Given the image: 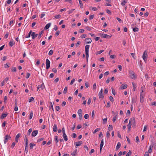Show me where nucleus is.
<instances>
[{"label":"nucleus","instance_id":"f257e3e1","mask_svg":"<svg viewBox=\"0 0 156 156\" xmlns=\"http://www.w3.org/2000/svg\"><path fill=\"white\" fill-rule=\"evenodd\" d=\"M129 76L131 78L133 79H136V76H135V74L133 71L131 70H129Z\"/></svg>","mask_w":156,"mask_h":156},{"label":"nucleus","instance_id":"f03ea898","mask_svg":"<svg viewBox=\"0 0 156 156\" xmlns=\"http://www.w3.org/2000/svg\"><path fill=\"white\" fill-rule=\"evenodd\" d=\"M132 121L135 122V119L134 118H133V119H130L129 120V123L127 125L128 127V131L129 132L130 131V128L131 126V121Z\"/></svg>","mask_w":156,"mask_h":156},{"label":"nucleus","instance_id":"7ed1b4c3","mask_svg":"<svg viewBox=\"0 0 156 156\" xmlns=\"http://www.w3.org/2000/svg\"><path fill=\"white\" fill-rule=\"evenodd\" d=\"M147 51L145 50L143 53L142 58L145 62L146 60L147 57Z\"/></svg>","mask_w":156,"mask_h":156},{"label":"nucleus","instance_id":"20e7f679","mask_svg":"<svg viewBox=\"0 0 156 156\" xmlns=\"http://www.w3.org/2000/svg\"><path fill=\"white\" fill-rule=\"evenodd\" d=\"M46 69H48L50 67V62L49 60L47 59L46 60Z\"/></svg>","mask_w":156,"mask_h":156},{"label":"nucleus","instance_id":"39448f33","mask_svg":"<svg viewBox=\"0 0 156 156\" xmlns=\"http://www.w3.org/2000/svg\"><path fill=\"white\" fill-rule=\"evenodd\" d=\"M144 94H142V93H140V101L141 103H143L144 101Z\"/></svg>","mask_w":156,"mask_h":156},{"label":"nucleus","instance_id":"423d86ee","mask_svg":"<svg viewBox=\"0 0 156 156\" xmlns=\"http://www.w3.org/2000/svg\"><path fill=\"white\" fill-rule=\"evenodd\" d=\"M101 35V36L103 38H107L109 39L111 37V36H109L107 34H100V35Z\"/></svg>","mask_w":156,"mask_h":156},{"label":"nucleus","instance_id":"0eeeda50","mask_svg":"<svg viewBox=\"0 0 156 156\" xmlns=\"http://www.w3.org/2000/svg\"><path fill=\"white\" fill-rule=\"evenodd\" d=\"M102 92L103 89L102 88H101L98 94V96H99V98H102L104 97V96L102 94Z\"/></svg>","mask_w":156,"mask_h":156},{"label":"nucleus","instance_id":"6e6552de","mask_svg":"<svg viewBox=\"0 0 156 156\" xmlns=\"http://www.w3.org/2000/svg\"><path fill=\"white\" fill-rule=\"evenodd\" d=\"M105 1L107 2L105 5L106 6H112V5L110 4L111 2V0H105Z\"/></svg>","mask_w":156,"mask_h":156},{"label":"nucleus","instance_id":"1a4fd4ad","mask_svg":"<svg viewBox=\"0 0 156 156\" xmlns=\"http://www.w3.org/2000/svg\"><path fill=\"white\" fill-rule=\"evenodd\" d=\"M9 138H11L8 135H6L5 137V139L4 140V143L5 144L8 141V140Z\"/></svg>","mask_w":156,"mask_h":156},{"label":"nucleus","instance_id":"9d476101","mask_svg":"<svg viewBox=\"0 0 156 156\" xmlns=\"http://www.w3.org/2000/svg\"><path fill=\"white\" fill-rule=\"evenodd\" d=\"M127 85L126 84L124 83L122 84V85L120 87V89L122 90L125 89L127 88Z\"/></svg>","mask_w":156,"mask_h":156},{"label":"nucleus","instance_id":"9b49d317","mask_svg":"<svg viewBox=\"0 0 156 156\" xmlns=\"http://www.w3.org/2000/svg\"><path fill=\"white\" fill-rule=\"evenodd\" d=\"M44 87H44V83H43L41 85H39L38 86V87H37V90H38V89L40 88H41L43 90L44 89Z\"/></svg>","mask_w":156,"mask_h":156},{"label":"nucleus","instance_id":"f8f14e48","mask_svg":"<svg viewBox=\"0 0 156 156\" xmlns=\"http://www.w3.org/2000/svg\"><path fill=\"white\" fill-rule=\"evenodd\" d=\"M38 133V131L37 130L34 131L32 133L31 135L33 136H35L37 135Z\"/></svg>","mask_w":156,"mask_h":156},{"label":"nucleus","instance_id":"ddd939ff","mask_svg":"<svg viewBox=\"0 0 156 156\" xmlns=\"http://www.w3.org/2000/svg\"><path fill=\"white\" fill-rule=\"evenodd\" d=\"M90 47V45H87L85 46V53H89V49Z\"/></svg>","mask_w":156,"mask_h":156},{"label":"nucleus","instance_id":"4468645a","mask_svg":"<svg viewBox=\"0 0 156 156\" xmlns=\"http://www.w3.org/2000/svg\"><path fill=\"white\" fill-rule=\"evenodd\" d=\"M32 38L33 39H34L35 37H37L38 35L37 34H36L34 32H32L31 34Z\"/></svg>","mask_w":156,"mask_h":156},{"label":"nucleus","instance_id":"2eb2a0df","mask_svg":"<svg viewBox=\"0 0 156 156\" xmlns=\"http://www.w3.org/2000/svg\"><path fill=\"white\" fill-rule=\"evenodd\" d=\"M104 145V140L103 139H102L101 141L100 144V152H101V150Z\"/></svg>","mask_w":156,"mask_h":156},{"label":"nucleus","instance_id":"dca6fc26","mask_svg":"<svg viewBox=\"0 0 156 156\" xmlns=\"http://www.w3.org/2000/svg\"><path fill=\"white\" fill-rule=\"evenodd\" d=\"M82 141H80L74 143V144L77 147L80 145L82 144Z\"/></svg>","mask_w":156,"mask_h":156},{"label":"nucleus","instance_id":"f3484780","mask_svg":"<svg viewBox=\"0 0 156 156\" xmlns=\"http://www.w3.org/2000/svg\"><path fill=\"white\" fill-rule=\"evenodd\" d=\"M77 150L76 149L73 152H71V154L72 156H76V155L77 154Z\"/></svg>","mask_w":156,"mask_h":156},{"label":"nucleus","instance_id":"a211bd4d","mask_svg":"<svg viewBox=\"0 0 156 156\" xmlns=\"http://www.w3.org/2000/svg\"><path fill=\"white\" fill-rule=\"evenodd\" d=\"M20 133H18V134H17L16 137H15V141L16 142H17L18 141V139L20 137Z\"/></svg>","mask_w":156,"mask_h":156},{"label":"nucleus","instance_id":"6ab92c4d","mask_svg":"<svg viewBox=\"0 0 156 156\" xmlns=\"http://www.w3.org/2000/svg\"><path fill=\"white\" fill-rule=\"evenodd\" d=\"M63 137L65 141H66L68 140L67 136L65 133H64L63 134Z\"/></svg>","mask_w":156,"mask_h":156},{"label":"nucleus","instance_id":"aec40b11","mask_svg":"<svg viewBox=\"0 0 156 156\" xmlns=\"http://www.w3.org/2000/svg\"><path fill=\"white\" fill-rule=\"evenodd\" d=\"M85 40L86 41V43L87 44H90L92 42V40L90 38H86L85 39Z\"/></svg>","mask_w":156,"mask_h":156},{"label":"nucleus","instance_id":"412c9836","mask_svg":"<svg viewBox=\"0 0 156 156\" xmlns=\"http://www.w3.org/2000/svg\"><path fill=\"white\" fill-rule=\"evenodd\" d=\"M8 115V113H3L2 114L1 116V119H4V118H5V117H6L7 116V115Z\"/></svg>","mask_w":156,"mask_h":156},{"label":"nucleus","instance_id":"4be33fe9","mask_svg":"<svg viewBox=\"0 0 156 156\" xmlns=\"http://www.w3.org/2000/svg\"><path fill=\"white\" fill-rule=\"evenodd\" d=\"M51 25V23H48L45 27L44 29L45 30H47L48 29L49 27H50Z\"/></svg>","mask_w":156,"mask_h":156},{"label":"nucleus","instance_id":"5701e85b","mask_svg":"<svg viewBox=\"0 0 156 156\" xmlns=\"http://www.w3.org/2000/svg\"><path fill=\"white\" fill-rule=\"evenodd\" d=\"M57 127L56 125L54 124L53 127V131L55 132H56L57 130Z\"/></svg>","mask_w":156,"mask_h":156},{"label":"nucleus","instance_id":"b1692460","mask_svg":"<svg viewBox=\"0 0 156 156\" xmlns=\"http://www.w3.org/2000/svg\"><path fill=\"white\" fill-rule=\"evenodd\" d=\"M121 146V143L119 142L117 145L116 147V150H118V149H119V148Z\"/></svg>","mask_w":156,"mask_h":156},{"label":"nucleus","instance_id":"393cba45","mask_svg":"<svg viewBox=\"0 0 156 156\" xmlns=\"http://www.w3.org/2000/svg\"><path fill=\"white\" fill-rule=\"evenodd\" d=\"M25 139H24V140H25V145H26V146H28V139H27V137L25 135Z\"/></svg>","mask_w":156,"mask_h":156},{"label":"nucleus","instance_id":"a878e982","mask_svg":"<svg viewBox=\"0 0 156 156\" xmlns=\"http://www.w3.org/2000/svg\"><path fill=\"white\" fill-rule=\"evenodd\" d=\"M127 0H123V1L121 3V4L122 6L125 5L127 2Z\"/></svg>","mask_w":156,"mask_h":156},{"label":"nucleus","instance_id":"bb28decb","mask_svg":"<svg viewBox=\"0 0 156 156\" xmlns=\"http://www.w3.org/2000/svg\"><path fill=\"white\" fill-rule=\"evenodd\" d=\"M80 4V6L81 8H82L83 7V4L82 3V2L80 0H78Z\"/></svg>","mask_w":156,"mask_h":156},{"label":"nucleus","instance_id":"cd10ccee","mask_svg":"<svg viewBox=\"0 0 156 156\" xmlns=\"http://www.w3.org/2000/svg\"><path fill=\"white\" fill-rule=\"evenodd\" d=\"M153 146L152 145H151L149 149L148 150V153H151L152 151V148Z\"/></svg>","mask_w":156,"mask_h":156},{"label":"nucleus","instance_id":"c85d7f7f","mask_svg":"<svg viewBox=\"0 0 156 156\" xmlns=\"http://www.w3.org/2000/svg\"><path fill=\"white\" fill-rule=\"evenodd\" d=\"M35 144L32 143H30V149H32L34 146H35Z\"/></svg>","mask_w":156,"mask_h":156},{"label":"nucleus","instance_id":"c756f323","mask_svg":"<svg viewBox=\"0 0 156 156\" xmlns=\"http://www.w3.org/2000/svg\"><path fill=\"white\" fill-rule=\"evenodd\" d=\"M15 44V42L12 41H10L9 42V45L12 47Z\"/></svg>","mask_w":156,"mask_h":156},{"label":"nucleus","instance_id":"7c9ffc66","mask_svg":"<svg viewBox=\"0 0 156 156\" xmlns=\"http://www.w3.org/2000/svg\"><path fill=\"white\" fill-rule=\"evenodd\" d=\"M43 31H41L39 33L38 36V39H40L41 38V35L43 33Z\"/></svg>","mask_w":156,"mask_h":156},{"label":"nucleus","instance_id":"2f4dec72","mask_svg":"<svg viewBox=\"0 0 156 156\" xmlns=\"http://www.w3.org/2000/svg\"><path fill=\"white\" fill-rule=\"evenodd\" d=\"M136 98H132V103H134L136 102Z\"/></svg>","mask_w":156,"mask_h":156},{"label":"nucleus","instance_id":"473e14b6","mask_svg":"<svg viewBox=\"0 0 156 156\" xmlns=\"http://www.w3.org/2000/svg\"><path fill=\"white\" fill-rule=\"evenodd\" d=\"M55 140L56 143H58V140L57 136H55Z\"/></svg>","mask_w":156,"mask_h":156},{"label":"nucleus","instance_id":"72a5a7b5","mask_svg":"<svg viewBox=\"0 0 156 156\" xmlns=\"http://www.w3.org/2000/svg\"><path fill=\"white\" fill-rule=\"evenodd\" d=\"M108 129L110 131L113 129V126L112 125H109Z\"/></svg>","mask_w":156,"mask_h":156},{"label":"nucleus","instance_id":"f704fd0d","mask_svg":"<svg viewBox=\"0 0 156 156\" xmlns=\"http://www.w3.org/2000/svg\"><path fill=\"white\" fill-rule=\"evenodd\" d=\"M32 131V129L31 128L29 129L28 131L27 132V135H30V134L31 133Z\"/></svg>","mask_w":156,"mask_h":156},{"label":"nucleus","instance_id":"c9c22d12","mask_svg":"<svg viewBox=\"0 0 156 156\" xmlns=\"http://www.w3.org/2000/svg\"><path fill=\"white\" fill-rule=\"evenodd\" d=\"M33 112L32 111H31L30 114V117H29V119H31L33 117Z\"/></svg>","mask_w":156,"mask_h":156},{"label":"nucleus","instance_id":"e433bc0d","mask_svg":"<svg viewBox=\"0 0 156 156\" xmlns=\"http://www.w3.org/2000/svg\"><path fill=\"white\" fill-rule=\"evenodd\" d=\"M117 115H115L113 118L112 119V121L113 122H115V120L116 119H117Z\"/></svg>","mask_w":156,"mask_h":156},{"label":"nucleus","instance_id":"4c0bfd02","mask_svg":"<svg viewBox=\"0 0 156 156\" xmlns=\"http://www.w3.org/2000/svg\"><path fill=\"white\" fill-rule=\"evenodd\" d=\"M139 30V28L137 27H135L133 29V31L134 32H137Z\"/></svg>","mask_w":156,"mask_h":156},{"label":"nucleus","instance_id":"58836bf2","mask_svg":"<svg viewBox=\"0 0 156 156\" xmlns=\"http://www.w3.org/2000/svg\"><path fill=\"white\" fill-rule=\"evenodd\" d=\"M132 154V152L130 150H129L128 153L127 154L126 156H130Z\"/></svg>","mask_w":156,"mask_h":156},{"label":"nucleus","instance_id":"ea45409f","mask_svg":"<svg viewBox=\"0 0 156 156\" xmlns=\"http://www.w3.org/2000/svg\"><path fill=\"white\" fill-rule=\"evenodd\" d=\"M68 87H65L63 91V93L64 94H65L67 93Z\"/></svg>","mask_w":156,"mask_h":156},{"label":"nucleus","instance_id":"a19ab883","mask_svg":"<svg viewBox=\"0 0 156 156\" xmlns=\"http://www.w3.org/2000/svg\"><path fill=\"white\" fill-rule=\"evenodd\" d=\"M90 9H92V10L94 11H96L97 10V9L96 7H90Z\"/></svg>","mask_w":156,"mask_h":156},{"label":"nucleus","instance_id":"79ce46f5","mask_svg":"<svg viewBox=\"0 0 156 156\" xmlns=\"http://www.w3.org/2000/svg\"><path fill=\"white\" fill-rule=\"evenodd\" d=\"M32 30H30V32L29 33H28V35H27L26 37V38H27V37H30V35L31 34H32Z\"/></svg>","mask_w":156,"mask_h":156},{"label":"nucleus","instance_id":"37998d69","mask_svg":"<svg viewBox=\"0 0 156 156\" xmlns=\"http://www.w3.org/2000/svg\"><path fill=\"white\" fill-rule=\"evenodd\" d=\"M53 54V51L52 50H51L49 53H48V55H52Z\"/></svg>","mask_w":156,"mask_h":156},{"label":"nucleus","instance_id":"c03bdc74","mask_svg":"<svg viewBox=\"0 0 156 156\" xmlns=\"http://www.w3.org/2000/svg\"><path fill=\"white\" fill-rule=\"evenodd\" d=\"M104 51V50H100L98 51L97 52V53H96L97 55L100 54L102 53V52H103Z\"/></svg>","mask_w":156,"mask_h":156},{"label":"nucleus","instance_id":"a18cd8bd","mask_svg":"<svg viewBox=\"0 0 156 156\" xmlns=\"http://www.w3.org/2000/svg\"><path fill=\"white\" fill-rule=\"evenodd\" d=\"M132 84L133 85V90L134 91H135V88H136V87H135L136 85L133 82H132Z\"/></svg>","mask_w":156,"mask_h":156},{"label":"nucleus","instance_id":"49530a36","mask_svg":"<svg viewBox=\"0 0 156 156\" xmlns=\"http://www.w3.org/2000/svg\"><path fill=\"white\" fill-rule=\"evenodd\" d=\"M100 128H97L94 131L93 133H95L100 130Z\"/></svg>","mask_w":156,"mask_h":156},{"label":"nucleus","instance_id":"de8ad7c7","mask_svg":"<svg viewBox=\"0 0 156 156\" xmlns=\"http://www.w3.org/2000/svg\"><path fill=\"white\" fill-rule=\"evenodd\" d=\"M112 93L114 95H115V90L112 88Z\"/></svg>","mask_w":156,"mask_h":156},{"label":"nucleus","instance_id":"09e8293b","mask_svg":"<svg viewBox=\"0 0 156 156\" xmlns=\"http://www.w3.org/2000/svg\"><path fill=\"white\" fill-rule=\"evenodd\" d=\"M7 99V97L6 96H5L4 97V102L5 103H6V100Z\"/></svg>","mask_w":156,"mask_h":156},{"label":"nucleus","instance_id":"8fccbe9b","mask_svg":"<svg viewBox=\"0 0 156 156\" xmlns=\"http://www.w3.org/2000/svg\"><path fill=\"white\" fill-rule=\"evenodd\" d=\"M34 99L33 97H31L30 98L29 100V102H30L32 101H33L34 100Z\"/></svg>","mask_w":156,"mask_h":156},{"label":"nucleus","instance_id":"3c124183","mask_svg":"<svg viewBox=\"0 0 156 156\" xmlns=\"http://www.w3.org/2000/svg\"><path fill=\"white\" fill-rule=\"evenodd\" d=\"M94 116V111L93 110L92 112V119H93Z\"/></svg>","mask_w":156,"mask_h":156},{"label":"nucleus","instance_id":"603ef678","mask_svg":"<svg viewBox=\"0 0 156 156\" xmlns=\"http://www.w3.org/2000/svg\"><path fill=\"white\" fill-rule=\"evenodd\" d=\"M85 54H86V60H87V62H88V57H89V54H88V53H85Z\"/></svg>","mask_w":156,"mask_h":156},{"label":"nucleus","instance_id":"864d4df0","mask_svg":"<svg viewBox=\"0 0 156 156\" xmlns=\"http://www.w3.org/2000/svg\"><path fill=\"white\" fill-rule=\"evenodd\" d=\"M109 100L111 101L112 102H113L114 101L113 98V97L112 96H110L109 97Z\"/></svg>","mask_w":156,"mask_h":156},{"label":"nucleus","instance_id":"5fc2aeb1","mask_svg":"<svg viewBox=\"0 0 156 156\" xmlns=\"http://www.w3.org/2000/svg\"><path fill=\"white\" fill-rule=\"evenodd\" d=\"M147 125H146L144 127V129L143 130L144 132H145L147 130Z\"/></svg>","mask_w":156,"mask_h":156},{"label":"nucleus","instance_id":"6e6d98bb","mask_svg":"<svg viewBox=\"0 0 156 156\" xmlns=\"http://www.w3.org/2000/svg\"><path fill=\"white\" fill-rule=\"evenodd\" d=\"M81 43V42L80 41H78L77 42V43L76 44V47H77L79 45H80Z\"/></svg>","mask_w":156,"mask_h":156},{"label":"nucleus","instance_id":"4d7b16f0","mask_svg":"<svg viewBox=\"0 0 156 156\" xmlns=\"http://www.w3.org/2000/svg\"><path fill=\"white\" fill-rule=\"evenodd\" d=\"M82 111L81 109H80L78 110V114H82Z\"/></svg>","mask_w":156,"mask_h":156},{"label":"nucleus","instance_id":"13d9d810","mask_svg":"<svg viewBox=\"0 0 156 156\" xmlns=\"http://www.w3.org/2000/svg\"><path fill=\"white\" fill-rule=\"evenodd\" d=\"M89 115L88 114H86L85 115L84 117L85 119H87L89 118Z\"/></svg>","mask_w":156,"mask_h":156},{"label":"nucleus","instance_id":"bf43d9fd","mask_svg":"<svg viewBox=\"0 0 156 156\" xmlns=\"http://www.w3.org/2000/svg\"><path fill=\"white\" fill-rule=\"evenodd\" d=\"M61 16L59 15H57L55 16V17L56 19H58L59 18H60Z\"/></svg>","mask_w":156,"mask_h":156},{"label":"nucleus","instance_id":"052dcab7","mask_svg":"<svg viewBox=\"0 0 156 156\" xmlns=\"http://www.w3.org/2000/svg\"><path fill=\"white\" fill-rule=\"evenodd\" d=\"M87 37V35L85 34H83L81 35V37L82 38H85Z\"/></svg>","mask_w":156,"mask_h":156},{"label":"nucleus","instance_id":"680f3d73","mask_svg":"<svg viewBox=\"0 0 156 156\" xmlns=\"http://www.w3.org/2000/svg\"><path fill=\"white\" fill-rule=\"evenodd\" d=\"M74 10H75L74 9H72L70 10H69L68 12V13L69 14H70L71 13H72L73 12Z\"/></svg>","mask_w":156,"mask_h":156},{"label":"nucleus","instance_id":"e2e57ef3","mask_svg":"<svg viewBox=\"0 0 156 156\" xmlns=\"http://www.w3.org/2000/svg\"><path fill=\"white\" fill-rule=\"evenodd\" d=\"M96 83H94V84H93V89L95 90L96 89Z\"/></svg>","mask_w":156,"mask_h":156},{"label":"nucleus","instance_id":"0e129e2a","mask_svg":"<svg viewBox=\"0 0 156 156\" xmlns=\"http://www.w3.org/2000/svg\"><path fill=\"white\" fill-rule=\"evenodd\" d=\"M110 136L109 132L108 131L106 133V136L107 137H109Z\"/></svg>","mask_w":156,"mask_h":156},{"label":"nucleus","instance_id":"69168bd1","mask_svg":"<svg viewBox=\"0 0 156 156\" xmlns=\"http://www.w3.org/2000/svg\"><path fill=\"white\" fill-rule=\"evenodd\" d=\"M115 57H116V56L115 55H111L110 56V58H114Z\"/></svg>","mask_w":156,"mask_h":156},{"label":"nucleus","instance_id":"338daca9","mask_svg":"<svg viewBox=\"0 0 156 156\" xmlns=\"http://www.w3.org/2000/svg\"><path fill=\"white\" fill-rule=\"evenodd\" d=\"M84 30L83 29H80L79 30V32L81 33H83V32H84Z\"/></svg>","mask_w":156,"mask_h":156},{"label":"nucleus","instance_id":"774afa93","mask_svg":"<svg viewBox=\"0 0 156 156\" xmlns=\"http://www.w3.org/2000/svg\"><path fill=\"white\" fill-rule=\"evenodd\" d=\"M144 156H149L148 154V152L146 151L145 152Z\"/></svg>","mask_w":156,"mask_h":156}]
</instances>
